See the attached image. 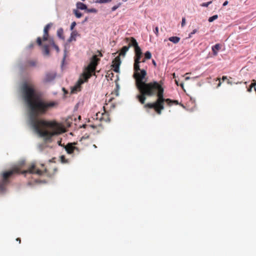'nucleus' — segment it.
Here are the masks:
<instances>
[{
	"label": "nucleus",
	"mask_w": 256,
	"mask_h": 256,
	"mask_svg": "<svg viewBox=\"0 0 256 256\" xmlns=\"http://www.w3.org/2000/svg\"><path fill=\"white\" fill-rule=\"evenodd\" d=\"M21 92L28 108L32 126L40 136L49 140L53 136L64 132L61 126L55 121L36 119L37 117L46 114L49 110L56 107L58 104L57 102L42 98L32 81L25 82L22 84Z\"/></svg>",
	"instance_id": "1"
},
{
	"label": "nucleus",
	"mask_w": 256,
	"mask_h": 256,
	"mask_svg": "<svg viewBox=\"0 0 256 256\" xmlns=\"http://www.w3.org/2000/svg\"><path fill=\"white\" fill-rule=\"evenodd\" d=\"M134 48L135 56L133 76L136 80V86L140 92L136 98L141 104H144V108H154L160 114L164 108V102L170 106L172 102L176 104V100L172 101L169 98H164V83L162 80L158 82L152 81L146 82L145 78L147 74L146 71L144 69H140V64L142 54V50L138 44Z\"/></svg>",
	"instance_id": "2"
},
{
	"label": "nucleus",
	"mask_w": 256,
	"mask_h": 256,
	"mask_svg": "<svg viewBox=\"0 0 256 256\" xmlns=\"http://www.w3.org/2000/svg\"><path fill=\"white\" fill-rule=\"evenodd\" d=\"M56 171L57 168L52 167L48 168H44V170H40L36 167L34 164H32L27 170L22 172L20 171V168L18 166L14 167L12 169L3 172L2 173V180L0 182V191L5 189L6 186L10 183V179L15 174L20 173L22 174L30 173L41 176L45 173L48 177L50 178L54 174Z\"/></svg>",
	"instance_id": "3"
},
{
	"label": "nucleus",
	"mask_w": 256,
	"mask_h": 256,
	"mask_svg": "<svg viewBox=\"0 0 256 256\" xmlns=\"http://www.w3.org/2000/svg\"><path fill=\"white\" fill-rule=\"evenodd\" d=\"M98 56L102 57V54L100 52H98ZM97 56H98L94 55L91 58L90 64L86 68L84 72L78 80V85L72 89V93H74L77 91H80V85L84 82H87L92 74H95L96 66L100 60V59L98 58Z\"/></svg>",
	"instance_id": "4"
},
{
	"label": "nucleus",
	"mask_w": 256,
	"mask_h": 256,
	"mask_svg": "<svg viewBox=\"0 0 256 256\" xmlns=\"http://www.w3.org/2000/svg\"><path fill=\"white\" fill-rule=\"evenodd\" d=\"M52 24L50 23L46 24L44 30V35L42 36V38H41L38 37L36 39V43L39 46H42V40L43 41H49L50 38H52L50 37L48 34V30L52 26Z\"/></svg>",
	"instance_id": "5"
},
{
	"label": "nucleus",
	"mask_w": 256,
	"mask_h": 256,
	"mask_svg": "<svg viewBox=\"0 0 256 256\" xmlns=\"http://www.w3.org/2000/svg\"><path fill=\"white\" fill-rule=\"evenodd\" d=\"M76 144V142L68 143L66 145L64 146V148L67 154L74 155L79 154L80 152V149L78 147L74 146Z\"/></svg>",
	"instance_id": "6"
},
{
	"label": "nucleus",
	"mask_w": 256,
	"mask_h": 256,
	"mask_svg": "<svg viewBox=\"0 0 256 256\" xmlns=\"http://www.w3.org/2000/svg\"><path fill=\"white\" fill-rule=\"evenodd\" d=\"M48 44H44L43 46V53L45 55H48L50 54L49 47L52 46L56 52H58L60 51L58 46L54 44L53 38H50L48 41Z\"/></svg>",
	"instance_id": "7"
},
{
	"label": "nucleus",
	"mask_w": 256,
	"mask_h": 256,
	"mask_svg": "<svg viewBox=\"0 0 256 256\" xmlns=\"http://www.w3.org/2000/svg\"><path fill=\"white\" fill-rule=\"evenodd\" d=\"M96 119H99L100 121H104L106 122H109L110 121V118L108 112L104 110V112H98L96 114Z\"/></svg>",
	"instance_id": "8"
},
{
	"label": "nucleus",
	"mask_w": 256,
	"mask_h": 256,
	"mask_svg": "<svg viewBox=\"0 0 256 256\" xmlns=\"http://www.w3.org/2000/svg\"><path fill=\"white\" fill-rule=\"evenodd\" d=\"M112 68H114V70L115 72H119L120 66V63H121V61H120V56H116L112 60Z\"/></svg>",
	"instance_id": "9"
},
{
	"label": "nucleus",
	"mask_w": 256,
	"mask_h": 256,
	"mask_svg": "<svg viewBox=\"0 0 256 256\" xmlns=\"http://www.w3.org/2000/svg\"><path fill=\"white\" fill-rule=\"evenodd\" d=\"M125 40L126 42H128V46H126L128 47V49L132 46L134 48L138 44L136 40L133 37L126 38Z\"/></svg>",
	"instance_id": "10"
},
{
	"label": "nucleus",
	"mask_w": 256,
	"mask_h": 256,
	"mask_svg": "<svg viewBox=\"0 0 256 256\" xmlns=\"http://www.w3.org/2000/svg\"><path fill=\"white\" fill-rule=\"evenodd\" d=\"M56 76L55 72H48L46 75L45 82H48L53 80Z\"/></svg>",
	"instance_id": "11"
},
{
	"label": "nucleus",
	"mask_w": 256,
	"mask_h": 256,
	"mask_svg": "<svg viewBox=\"0 0 256 256\" xmlns=\"http://www.w3.org/2000/svg\"><path fill=\"white\" fill-rule=\"evenodd\" d=\"M220 49V45L217 44L212 46V51L214 56H217L218 51Z\"/></svg>",
	"instance_id": "12"
},
{
	"label": "nucleus",
	"mask_w": 256,
	"mask_h": 256,
	"mask_svg": "<svg viewBox=\"0 0 256 256\" xmlns=\"http://www.w3.org/2000/svg\"><path fill=\"white\" fill-rule=\"evenodd\" d=\"M128 50V47L126 46H123L120 50V56H124Z\"/></svg>",
	"instance_id": "13"
},
{
	"label": "nucleus",
	"mask_w": 256,
	"mask_h": 256,
	"mask_svg": "<svg viewBox=\"0 0 256 256\" xmlns=\"http://www.w3.org/2000/svg\"><path fill=\"white\" fill-rule=\"evenodd\" d=\"M76 6L78 9L82 10H86L87 8L86 5L81 2H78Z\"/></svg>",
	"instance_id": "14"
},
{
	"label": "nucleus",
	"mask_w": 256,
	"mask_h": 256,
	"mask_svg": "<svg viewBox=\"0 0 256 256\" xmlns=\"http://www.w3.org/2000/svg\"><path fill=\"white\" fill-rule=\"evenodd\" d=\"M63 34H64L63 30L62 28H59L57 30V35H58V37L61 39L64 40V36Z\"/></svg>",
	"instance_id": "15"
},
{
	"label": "nucleus",
	"mask_w": 256,
	"mask_h": 256,
	"mask_svg": "<svg viewBox=\"0 0 256 256\" xmlns=\"http://www.w3.org/2000/svg\"><path fill=\"white\" fill-rule=\"evenodd\" d=\"M36 64V62L34 60H28L26 62V66H35Z\"/></svg>",
	"instance_id": "16"
},
{
	"label": "nucleus",
	"mask_w": 256,
	"mask_h": 256,
	"mask_svg": "<svg viewBox=\"0 0 256 256\" xmlns=\"http://www.w3.org/2000/svg\"><path fill=\"white\" fill-rule=\"evenodd\" d=\"M145 59L150 60L152 58V54L150 51H147L144 54Z\"/></svg>",
	"instance_id": "17"
},
{
	"label": "nucleus",
	"mask_w": 256,
	"mask_h": 256,
	"mask_svg": "<svg viewBox=\"0 0 256 256\" xmlns=\"http://www.w3.org/2000/svg\"><path fill=\"white\" fill-rule=\"evenodd\" d=\"M218 18V15H216V14L214 15V16L209 18L208 22H212L214 20H216Z\"/></svg>",
	"instance_id": "18"
},
{
	"label": "nucleus",
	"mask_w": 256,
	"mask_h": 256,
	"mask_svg": "<svg viewBox=\"0 0 256 256\" xmlns=\"http://www.w3.org/2000/svg\"><path fill=\"white\" fill-rule=\"evenodd\" d=\"M74 13L75 16H76V17L78 18H80L82 16V13L79 12L78 10H75L74 11Z\"/></svg>",
	"instance_id": "19"
},
{
	"label": "nucleus",
	"mask_w": 256,
	"mask_h": 256,
	"mask_svg": "<svg viewBox=\"0 0 256 256\" xmlns=\"http://www.w3.org/2000/svg\"><path fill=\"white\" fill-rule=\"evenodd\" d=\"M60 158L62 163H67L68 162V160L64 156H62Z\"/></svg>",
	"instance_id": "20"
},
{
	"label": "nucleus",
	"mask_w": 256,
	"mask_h": 256,
	"mask_svg": "<svg viewBox=\"0 0 256 256\" xmlns=\"http://www.w3.org/2000/svg\"><path fill=\"white\" fill-rule=\"evenodd\" d=\"M212 1H210L207 2L202 3L200 6L203 7H208L210 4L212 3Z\"/></svg>",
	"instance_id": "21"
},
{
	"label": "nucleus",
	"mask_w": 256,
	"mask_h": 256,
	"mask_svg": "<svg viewBox=\"0 0 256 256\" xmlns=\"http://www.w3.org/2000/svg\"><path fill=\"white\" fill-rule=\"evenodd\" d=\"M77 32L76 31H73L71 34V36H70V40H72V38H74L76 36Z\"/></svg>",
	"instance_id": "22"
},
{
	"label": "nucleus",
	"mask_w": 256,
	"mask_h": 256,
	"mask_svg": "<svg viewBox=\"0 0 256 256\" xmlns=\"http://www.w3.org/2000/svg\"><path fill=\"white\" fill-rule=\"evenodd\" d=\"M169 40L173 42L174 43H176V36H172L168 38Z\"/></svg>",
	"instance_id": "23"
},
{
	"label": "nucleus",
	"mask_w": 256,
	"mask_h": 256,
	"mask_svg": "<svg viewBox=\"0 0 256 256\" xmlns=\"http://www.w3.org/2000/svg\"><path fill=\"white\" fill-rule=\"evenodd\" d=\"M112 0H96V2L99 3H105L110 2Z\"/></svg>",
	"instance_id": "24"
},
{
	"label": "nucleus",
	"mask_w": 256,
	"mask_h": 256,
	"mask_svg": "<svg viewBox=\"0 0 256 256\" xmlns=\"http://www.w3.org/2000/svg\"><path fill=\"white\" fill-rule=\"evenodd\" d=\"M197 32V30L196 29H194L192 30V32H191L189 35H188V38H190L192 36V35L194 34L195 33H196Z\"/></svg>",
	"instance_id": "25"
},
{
	"label": "nucleus",
	"mask_w": 256,
	"mask_h": 256,
	"mask_svg": "<svg viewBox=\"0 0 256 256\" xmlns=\"http://www.w3.org/2000/svg\"><path fill=\"white\" fill-rule=\"evenodd\" d=\"M87 11L90 12H96L97 10L95 8L88 9Z\"/></svg>",
	"instance_id": "26"
},
{
	"label": "nucleus",
	"mask_w": 256,
	"mask_h": 256,
	"mask_svg": "<svg viewBox=\"0 0 256 256\" xmlns=\"http://www.w3.org/2000/svg\"><path fill=\"white\" fill-rule=\"evenodd\" d=\"M76 26V22H72L70 26V30H72Z\"/></svg>",
	"instance_id": "27"
},
{
	"label": "nucleus",
	"mask_w": 256,
	"mask_h": 256,
	"mask_svg": "<svg viewBox=\"0 0 256 256\" xmlns=\"http://www.w3.org/2000/svg\"><path fill=\"white\" fill-rule=\"evenodd\" d=\"M154 32L155 33V34H156L157 36H158V27H157V26H156V27L155 28V30H154Z\"/></svg>",
	"instance_id": "28"
},
{
	"label": "nucleus",
	"mask_w": 256,
	"mask_h": 256,
	"mask_svg": "<svg viewBox=\"0 0 256 256\" xmlns=\"http://www.w3.org/2000/svg\"><path fill=\"white\" fill-rule=\"evenodd\" d=\"M186 24V18H183L182 22V26L183 27Z\"/></svg>",
	"instance_id": "29"
},
{
	"label": "nucleus",
	"mask_w": 256,
	"mask_h": 256,
	"mask_svg": "<svg viewBox=\"0 0 256 256\" xmlns=\"http://www.w3.org/2000/svg\"><path fill=\"white\" fill-rule=\"evenodd\" d=\"M34 44L32 43V44H30L28 46V48L29 49H32V48L34 47Z\"/></svg>",
	"instance_id": "30"
},
{
	"label": "nucleus",
	"mask_w": 256,
	"mask_h": 256,
	"mask_svg": "<svg viewBox=\"0 0 256 256\" xmlns=\"http://www.w3.org/2000/svg\"><path fill=\"white\" fill-rule=\"evenodd\" d=\"M256 85V82H254L253 83H252L250 85V87L251 88H252L254 87V88H255V86Z\"/></svg>",
	"instance_id": "31"
},
{
	"label": "nucleus",
	"mask_w": 256,
	"mask_h": 256,
	"mask_svg": "<svg viewBox=\"0 0 256 256\" xmlns=\"http://www.w3.org/2000/svg\"><path fill=\"white\" fill-rule=\"evenodd\" d=\"M256 85V82H254L253 83H252L250 85V87L251 88H252L254 87V88H255V86Z\"/></svg>",
	"instance_id": "32"
},
{
	"label": "nucleus",
	"mask_w": 256,
	"mask_h": 256,
	"mask_svg": "<svg viewBox=\"0 0 256 256\" xmlns=\"http://www.w3.org/2000/svg\"><path fill=\"white\" fill-rule=\"evenodd\" d=\"M256 85V82H254L253 83H252L250 85V87L251 88H252L254 87V88H255V86Z\"/></svg>",
	"instance_id": "33"
},
{
	"label": "nucleus",
	"mask_w": 256,
	"mask_h": 256,
	"mask_svg": "<svg viewBox=\"0 0 256 256\" xmlns=\"http://www.w3.org/2000/svg\"><path fill=\"white\" fill-rule=\"evenodd\" d=\"M152 64H154V66L156 68V64L154 60H152Z\"/></svg>",
	"instance_id": "34"
},
{
	"label": "nucleus",
	"mask_w": 256,
	"mask_h": 256,
	"mask_svg": "<svg viewBox=\"0 0 256 256\" xmlns=\"http://www.w3.org/2000/svg\"><path fill=\"white\" fill-rule=\"evenodd\" d=\"M118 6H114L112 8V11H114L115 10H116L117 8H118Z\"/></svg>",
	"instance_id": "35"
},
{
	"label": "nucleus",
	"mask_w": 256,
	"mask_h": 256,
	"mask_svg": "<svg viewBox=\"0 0 256 256\" xmlns=\"http://www.w3.org/2000/svg\"><path fill=\"white\" fill-rule=\"evenodd\" d=\"M222 81H224V80H227L226 76H222Z\"/></svg>",
	"instance_id": "36"
},
{
	"label": "nucleus",
	"mask_w": 256,
	"mask_h": 256,
	"mask_svg": "<svg viewBox=\"0 0 256 256\" xmlns=\"http://www.w3.org/2000/svg\"><path fill=\"white\" fill-rule=\"evenodd\" d=\"M228 1H225L223 4V6H226L228 4Z\"/></svg>",
	"instance_id": "37"
},
{
	"label": "nucleus",
	"mask_w": 256,
	"mask_h": 256,
	"mask_svg": "<svg viewBox=\"0 0 256 256\" xmlns=\"http://www.w3.org/2000/svg\"><path fill=\"white\" fill-rule=\"evenodd\" d=\"M217 80H219V83H218V87H219V86H220V85H221V82H220V78H218V79H217Z\"/></svg>",
	"instance_id": "38"
},
{
	"label": "nucleus",
	"mask_w": 256,
	"mask_h": 256,
	"mask_svg": "<svg viewBox=\"0 0 256 256\" xmlns=\"http://www.w3.org/2000/svg\"><path fill=\"white\" fill-rule=\"evenodd\" d=\"M58 144H59V146H63L64 148V146H65V145L64 144H61V142H58Z\"/></svg>",
	"instance_id": "39"
},
{
	"label": "nucleus",
	"mask_w": 256,
	"mask_h": 256,
	"mask_svg": "<svg viewBox=\"0 0 256 256\" xmlns=\"http://www.w3.org/2000/svg\"><path fill=\"white\" fill-rule=\"evenodd\" d=\"M16 241H18V242L19 244H20V242H21V240H20V238H17L16 239Z\"/></svg>",
	"instance_id": "40"
},
{
	"label": "nucleus",
	"mask_w": 256,
	"mask_h": 256,
	"mask_svg": "<svg viewBox=\"0 0 256 256\" xmlns=\"http://www.w3.org/2000/svg\"><path fill=\"white\" fill-rule=\"evenodd\" d=\"M252 88H251L249 87V88H248V90H248V92H252Z\"/></svg>",
	"instance_id": "41"
},
{
	"label": "nucleus",
	"mask_w": 256,
	"mask_h": 256,
	"mask_svg": "<svg viewBox=\"0 0 256 256\" xmlns=\"http://www.w3.org/2000/svg\"><path fill=\"white\" fill-rule=\"evenodd\" d=\"M146 59H145V58H144L142 61H140V62H146Z\"/></svg>",
	"instance_id": "42"
},
{
	"label": "nucleus",
	"mask_w": 256,
	"mask_h": 256,
	"mask_svg": "<svg viewBox=\"0 0 256 256\" xmlns=\"http://www.w3.org/2000/svg\"><path fill=\"white\" fill-rule=\"evenodd\" d=\"M227 83L228 84H232V82H230L229 80H228Z\"/></svg>",
	"instance_id": "43"
},
{
	"label": "nucleus",
	"mask_w": 256,
	"mask_h": 256,
	"mask_svg": "<svg viewBox=\"0 0 256 256\" xmlns=\"http://www.w3.org/2000/svg\"><path fill=\"white\" fill-rule=\"evenodd\" d=\"M189 79H190V78L188 77V76H186V77L185 78V80H189Z\"/></svg>",
	"instance_id": "44"
},
{
	"label": "nucleus",
	"mask_w": 256,
	"mask_h": 256,
	"mask_svg": "<svg viewBox=\"0 0 256 256\" xmlns=\"http://www.w3.org/2000/svg\"><path fill=\"white\" fill-rule=\"evenodd\" d=\"M180 40V38L177 37V42H178Z\"/></svg>",
	"instance_id": "45"
},
{
	"label": "nucleus",
	"mask_w": 256,
	"mask_h": 256,
	"mask_svg": "<svg viewBox=\"0 0 256 256\" xmlns=\"http://www.w3.org/2000/svg\"><path fill=\"white\" fill-rule=\"evenodd\" d=\"M175 76H176L175 73H174L173 74V77H174V78H175Z\"/></svg>",
	"instance_id": "46"
},
{
	"label": "nucleus",
	"mask_w": 256,
	"mask_h": 256,
	"mask_svg": "<svg viewBox=\"0 0 256 256\" xmlns=\"http://www.w3.org/2000/svg\"><path fill=\"white\" fill-rule=\"evenodd\" d=\"M41 166H42V167H44V164H41Z\"/></svg>",
	"instance_id": "47"
},
{
	"label": "nucleus",
	"mask_w": 256,
	"mask_h": 256,
	"mask_svg": "<svg viewBox=\"0 0 256 256\" xmlns=\"http://www.w3.org/2000/svg\"><path fill=\"white\" fill-rule=\"evenodd\" d=\"M123 2H126L127 0H122Z\"/></svg>",
	"instance_id": "48"
},
{
	"label": "nucleus",
	"mask_w": 256,
	"mask_h": 256,
	"mask_svg": "<svg viewBox=\"0 0 256 256\" xmlns=\"http://www.w3.org/2000/svg\"><path fill=\"white\" fill-rule=\"evenodd\" d=\"M188 74H189V73H186V75H187Z\"/></svg>",
	"instance_id": "49"
}]
</instances>
